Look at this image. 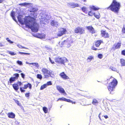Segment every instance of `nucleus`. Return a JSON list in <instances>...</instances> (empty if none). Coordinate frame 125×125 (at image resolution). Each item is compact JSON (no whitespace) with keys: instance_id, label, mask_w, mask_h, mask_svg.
Instances as JSON below:
<instances>
[{"instance_id":"47","label":"nucleus","mask_w":125,"mask_h":125,"mask_svg":"<svg viewBox=\"0 0 125 125\" xmlns=\"http://www.w3.org/2000/svg\"><path fill=\"white\" fill-rule=\"evenodd\" d=\"M17 63L20 65H22V62L20 61H17Z\"/></svg>"},{"instance_id":"17","label":"nucleus","mask_w":125,"mask_h":125,"mask_svg":"<svg viewBox=\"0 0 125 125\" xmlns=\"http://www.w3.org/2000/svg\"><path fill=\"white\" fill-rule=\"evenodd\" d=\"M36 37L37 38L41 39H44L45 38V35L42 33H38L36 35Z\"/></svg>"},{"instance_id":"15","label":"nucleus","mask_w":125,"mask_h":125,"mask_svg":"<svg viewBox=\"0 0 125 125\" xmlns=\"http://www.w3.org/2000/svg\"><path fill=\"white\" fill-rule=\"evenodd\" d=\"M103 43V41L101 40H99L95 41L94 44L96 47H99L101 43Z\"/></svg>"},{"instance_id":"62","label":"nucleus","mask_w":125,"mask_h":125,"mask_svg":"<svg viewBox=\"0 0 125 125\" xmlns=\"http://www.w3.org/2000/svg\"><path fill=\"white\" fill-rule=\"evenodd\" d=\"M81 0L82 1H83V2H86L87 1V0Z\"/></svg>"},{"instance_id":"29","label":"nucleus","mask_w":125,"mask_h":125,"mask_svg":"<svg viewBox=\"0 0 125 125\" xmlns=\"http://www.w3.org/2000/svg\"><path fill=\"white\" fill-rule=\"evenodd\" d=\"M91 9L94 10H97L100 9V8L98 7H96L94 6H92L91 7Z\"/></svg>"},{"instance_id":"30","label":"nucleus","mask_w":125,"mask_h":125,"mask_svg":"<svg viewBox=\"0 0 125 125\" xmlns=\"http://www.w3.org/2000/svg\"><path fill=\"white\" fill-rule=\"evenodd\" d=\"M8 52L9 54L12 55H14L17 54L16 53L11 51H9Z\"/></svg>"},{"instance_id":"37","label":"nucleus","mask_w":125,"mask_h":125,"mask_svg":"<svg viewBox=\"0 0 125 125\" xmlns=\"http://www.w3.org/2000/svg\"><path fill=\"white\" fill-rule=\"evenodd\" d=\"M36 77L37 78L39 79L40 80H41L42 78V75L40 74H37V75Z\"/></svg>"},{"instance_id":"3","label":"nucleus","mask_w":125,"mask_h":125,"mask_svg":"<svg viewBox=\"0 0 125 125\" xmlns=\"http://www.w3.org/2000/svg\"><path fill=\"white\" fill-rule=\"evenodd\" d=\"M41 71L45 78H47L50 77H53L54 76L53 72L52 70L49 71L47 68H42Z\"/></svg>"},{"instance_id":"36","label":"nucleus","mask_w":125,"mask_h":125,"mask_svg":"<svg viewBox=\"0 0 125 125\" xmlns=\"http://www.w3.org/2000/svg\"><path fill=\"white\" fill-rule=\"evenodd\" d=\"M20 16H21L20 15H19L18 17L17 18L18 21H19L20 23H21L22 22V21Z\"/></svg>"},{"instance_id":"63","label":"nucleus","mask_w":125,"mask_h":125,"mask_svg":"<svg viewBox=\"0 0 125 125\" xmlns=\"http://www.w3.org/2000/svg\"><path fill=\"white\" fill-rule=\"evenodd\" d=\"M3 46V45L1 43H0V47H2V46Z\"/></svg>"},{"instance_id":"18","label":"nucleus","mask_w":125,"mask_h":125,"mask_svg":"<svg viewBox=\"0 0 125 125\" xmlns=\"http://www.w3.org/2000/svg\"><path fill=\"white\" fill-rule=\"evenodd\" d=\"M8 115L9 118H14L15 116V114L12 112L8 113Z\"/></svg>"},{"instance_id":"46","label":"nucleus","mask_w":125,"mask_h":125,"mask_svg":"<svg viewBox=\"0 0 125 125\" xmlns=\"http://www.w3.org/2000/svg\"><path fill=\"white\" fill-rule=\"evenodd\" d=\"M19 53L20 54H28L29 55L30 54V53H25L23 52H19Z\"/></svg>"},{"instance_id":"45","label":"nucleus","mask_w":125,"mask_h":125,"mask_svg":"<svg viewBox=\"0 0 125 125\" xmlns=\"http://www.w3.org/2000/svg\"><path fill=\"white\" fill-rule=\"evenodd\" d=\"M46 84V86H47V85H52V83L51 81H49L48 82H47Z\"/></svg>"},{"instance_id":"58","label":"nucleus","mask_w":125,"mask_h":125,"mask_svg":"<svg viewBox=\"0 0 125 125\" xmlns=\"http://www.w3.org/2000/svg\"><path fill=\"white\" fill-rule=\"evenodd\" d=\"M19 5L21 6H24V3L20 4Z\"/></svg>"},{"instance_id":"25","label":"nucleus","mask_w":125,"mask_h":125,"mask_svg":"<svg viewBox=\"0 0 125 125\" xmlns=\"http://www.w3.org/2000/svg\"><path fill=\"white\" fill-rule=\"evenodd\" d=\"M81 9L82 11L85 13L87 14L88 13V11L85 7H83Z\"/></svg>"},{"instance_id":"1","label":"nucleus","mask_w":125,"mask_h":125,"mask_svg":"<svg viewBox=\"0 0 125 125\" xmlns=\"http://www.w3.org/2000/svg\"><path fill=\"white\" fill-rule=\"evenodd\" d=\"M24 22L26 27L30 28L32 31L36 32L38 31L39 25L36 22V19L34 18L28 17L25 20Z\"/></svg>"},{"instance_id":"50","label":"nucleus","mask_w":125,"mask_h":125,"mask_svg":"<svg viewBox=\"0 0 125 125\" xmlns=\"http://www.w3.org/2000/svg\"><path fill=\"white\" fill-rule=\"evenodd\" d=\"M68 100H69V102L67 101V102H68L71 103L72 104H75L76 103L75 102H73V101L69 99H68Z\"/></svg>"},{"instance_id":"13","label":"nucleus","mask_w":125,"mask_h":125,"mask_svg":"<svg viewBox=\"0 0 125 125\" xmlns=\"http://www.w3.org/2000/svg\"><path fill=\"white\" fill-rule=\"evenodd\" d=\"M86 28L89 31V32L91 33L94 34L96 33V31L91 26H86Z\"/></svg>"},{"instance_id":"26","label":"nucleus","mask_w":125,"mask_h":125,"mask_svg":"<svg viewBox=\"0 0 125 125\" xmlns=\"http://www.w3.org/2000/svg\"><path fill=\"white\" fill-rule=\"evenodd\" d=\"M92 103L94 105H96L98 104V102L96 99H93Z\"/></svg>"},{"instance_id":"23","label":"nucleus","mask_w":125,"mask_h":125,"mask_svg":"<svg viewBox=\"0 0 125 125\" xmlns=\"http://www.w3.org/2000/svg\"><path fill=\"white\" fill-rule=\"evenodd\" d=\"M15 12L14 11H12L11 12L10 15L12 17L13 19L15 21L16 20L15 19Z\"/></svg>"},{"instance_id":"27","label":"nucleus","mask_w":125,"mask_h":125,"mask_svg":"<svg viewBox=\"0 0 125 125\" xmlns=\"http://www.w3.org/2000/svg\"><path fill=\"white\" fill-rule=\"evenodd\" d=\"M120 62L121 65L122 66H124L125 65V60L123 59H120Z\"/></svg>"},{"instance_id":"42","label":"nucleus","mask_w":125,"mask_h":125,"mask_svg":"<svg viewBox=\"0 0 125 125\" xmlns=\"http://www.w3.org/2000/svg\"><path fill=\"white\" fill-rule=\"evenodd\" d=\"M91 49L92 50H95V51H96V50H100V49H98L97 48H95L94 46H92V48H91Z\"/></svg>"},{"instance_id":"54","label":"nucleus","mask_w":125,"mask_h":125,"mask_svg":"<svg viewBox=\"0 0 125 125\" xmlns=\"http://www.w3.org/2000/svg\"><path fill=\"white\" fill-rule=\"evenodd\" d=\"M7 41L10 43H12L13 42L11 41L9 39V38H8L7 39Z\"/></svg>"},{"instance_id":"6","label":"nucleus","mask_w":125,"mask_h":125,"mask_svg":"<svg viewBox=\"0 0 125 125\" xmlns=\"http://www.w3.org/2000/svg\"><path fill=\"white\" fill-rule=\"evenodd\" d=\"M28 87H29V89H31L32 88V85L29 83L24 84L23 87H20V90L21 92L24 93L25 91V90H24L27 89Z\"/></svg>"},{"instance_id":"40","label":"nucleus","mask_w":125,"mask_h":125,"mask_svg":"<svg viewBox=\"0 0 125 125\" xmlns=\"http://www.w3.org/2000/svg\"><path fill=\"white\" fill-rule=\"evenodd\" d=\"M122 32L123 33L125 34V25H123V27L122 29Z\"/></svg>"},{"instance_id":"22","label":"nucleus","mask_w":125,"mask_h":125,"mask_svg":"<svg viewBox=\"0 0 125 125\" xmlns=\"http://www.w3.org/2000/svg\"><path fill=\"white\" fill-rule=\"evenodd\" d=\"M51 24L52 26H55L58 25V22L54 20H52L51 21Z\"/></svg>"},{"instance_id":"28","label":"nucleus","mask_w":125,"mask_h":125,"mask_svg":"<svg viewBox=\"0 0 125 125\" xmlns=\"http://www.w3.org/2000/svg\"><path fill=\"white\" fill-rule=\"evenodd\" d=\"M15 79L13 77H11L9 79V82H8V83H9L10 84H11L12 82L14 81H15Z\"/></svg>"},{"instance_id":"35","label":"nucleus","mask_w":125,"mask_h":125,"mask_svg":"<svg viewBox=\"0 0 125 125\" xmlns=\"http://www.w3.org/2000/svg\"><path fill=\"white\" fill-rule=\"evenodd\" d=\"M46 87L47 86L46 84H44L41 86L40 89L41 90H42L44 88H46Z\"/></svg>"},{"instance_id":"48","label":"nucleus","mask_w":125,"mask_h":125,"mask_svg":"<svg viewBox=\"0 0 125 125\" xmlns=\"http://www.w3.org/2000/svg\"><path fill=\"white\" fill-rule=\"evenodd\" d=\"M121 54L125 56V49L122 51Z\"/></svg>"},{"instance_id":"7","label":"nucleus","mask_w":125,"mask_h":125,"mask_svg":"<svg viewBox=\"0 0 125 125\" xmlns=\"http://www.w3.org/2000/svg\"><path fill=\"white\" fill-rule=\"evenodd\" d=\"M74 32L75 33H79L80 34H82L84 33L85 31L83 27L78 26L75 28Z\"/></svg>"},{"instance_id":"53","label":"nucleus","mask_w":125,"mask_h":125,"mask_svg":"<svg viewBox=\"0 0 125 125\" xmlns=\"http://www.w3.org/2000/svg\"><path fill=\"white\" fill-rule=\"evenodd\" d=\"M33 64H35V66L36 67L38 68L39 67V65L38 64V63H35Z\"/></svg>"},{"instance_id":"51","label":"nucleus","mask_w":125,"mask_h":125,"mask_svg":"<svg viewBox=\"0 0 125 125\" xmlns=\"http://www.w3.org/2000/svg\"><path fill=\"white\" fill-rule=\"evenodd\" d=\"M49 60L50 61V62L52 64H54L55 63V62H54L53 61H52V60L51 59V58L50 57H49Z\"/></svg>"},{"instance_id":"31","label":"nucleus","mask_w":125,"mask_h":125,"mask_svg":"<svg viewBox=\"0 0 125 125\" xmlns=\"http://www.w3.org/2000/svg\"><path fill=\"white\" fill-rule=\"evenodd\" d=\"M66 40H64L63 41L61 44L62 45V46H65L66 47Z\"/></svg>"},{"instance_id":"8","label":"nucleus","mask_w":125,"mask_h":125,"mask_svg":"<svg viewBox=\"0 0 125 125\" xmlns=\"http://www.w3.org/2000/svg\"><path fill=\"white\" fill-rule=\"evenodd\" d=\"M101 35L102 37L105 38H109L110 37V34L106 31V30H101Z\"/></svg>"},{"instance_id":"10","label":"nucleus","mask_w":125,"mask_h":125,"mask_svg":"<svg viewBox=\"0 0 125 125\" xmlns=\"http://www.w3.org/2000/svg\"><path fill=\"white\" fill-rule=\"evenodd\" d=\"M67 32V31L65 29L62 28L59 31V33L57 34V36H61L62 35L66 34Z\"/></svg>"},{"instance_id":"11","label":"nucleus","mask_w":125,"mask_h":125,"mask_svg":"<svg viewBox=\"0 0 125 125\" xmlns=\"http://www.w3.org/2000/svg\"><path fill=\"white\" fill-rule=\"evenodd\" d=\"M121 43L119 42L115 43L111 48V50L114 51L116 49L120 48L121 45Z\"/></svg>"},{"instance_id":"2","label":"nucleus","mask_w":125,"mask_h":125,"mask_svg":"<svg viewBox=\"0 0 125 125\" xmlns=\"http://www.w3.org/2000/svg\"><path fill=\"white\" fill-rule=\"evenodd\" d=\"M121 7L120 3L116 0H113L110 5L106 8L116 13H118Z\"/></svg>"},{"instance_id":"57","label":"nucleus","mask_w":125,"mask_h":125,"mask_svg":"<svg viewBox=\"0 0 125 125\" xmlns=\"http://www.w3.org/2000/svg\"><path fill=\"white\" fill-rule=\"evenodd\" d=\"M45 48L46 50H49L50 49H51L48 46H45Z\"/></svg>"},{"instance_id":"5","label":"nucleus","mask_w":125,"mask_h":125,"mask_svg":"<svg viewBox=\"0 0 125 125\" xmlns=\"http://www.w3.org/2000/svg\"><path fill=\"white\" fill-rule=\"evenodd\" d=\"M55 61L58 64H64L65 62H66L67 60L65 57L60 58L58 57L56 58L55 59Z\"/></svg>"},{"instance_id":"9","label":"nucleus","mask_w":125,"mask_h":125,"mask_svg":"<svg viewBox=\"0 0 125 125\" xmlns=\"http://www.w3.org/2000/svg\"><path fill=\"white\" fill-rule=\"evenodd\" d=\"M20 86L22 85V83L21 82L18 81L17 82V83H14L12 85L13 89L16 91L18 90L19 88V85Z\"/></svg>"},{"instance_id":"44","label":"nucleus","mask_w":125,"mask_h":125,"mask_svg":"<svg viewBox=\"0 0 125 125\" xmlns=\"http://www.w3.org/2000/svg\"><path fill=\"white\" fill-rule=\"evenodd\" d=\"M18 46L20 48H22V49H28V48H26L20 45H18Z\"/></svg>"},{"instance_id":"24","label":"nucleus","mask_w":125,"mask_h":125,"mask_svg":"<svg viewBox=\"0 0 125 125\" xmlns=\"http://www.w3.org/2000/svg\"><path fill=\"white\" fill-rule=\"evenodd\" d=\"M66 47L67 48H69L71 46V42L68 39L66 40Z\"/></svg>"},{"instance_id":"4","label":"nucleus","mask_w":125,"mask_h":125,"mask_svg":"<svg viewBox=\"0 0 125 125\" xmlns=\"http://www.w3.org/2000/svg\"><path fill=\"white\" fill-rule=\"evenodd\" d=\"M112 79V80L109 83V85L107 87L109 91L110 92V93L114 91L117 83V81L116 79L112 77H111L108 80H110V79Z\"/></svg>"},{"instance_id":"60","label":"nucleus","mask_w":125,"mask_h":125,"mask_svg":"<svg viewBox=\"0 0 125 125\" xmlns=\"http://www.w3.org/2000/svg\"><path fill=\"white\" fill-rule=\"evenodd\" d=\"M104 117L105 119H107L108 117V116L107 115H104Z\"/></svg>"},{"instance_id":"61","label":"nucleus","mask_w":125,"mask_h":125,"mask_svg":"<svg viewBox=\"0 0 125 125\" xmlns=\"http://www.w3.org/2000/svg\"><path fill=\"white\" fill-rule=\"evenodd\" d=\"M4 1V0H0V3H2Z\"/></svg>"},{"instance_id":"49","label":"nucleus","mask_w":125,"mask_h":125,"mask_svg":"<svg viewBox=\"0 0 125 125\" xmlns=\"http://www.w3.org/2000/svg\"><path fill=\"white\" fill-rule=\"evenodd\" d=\"M31 4V3L28 2H24V6L30 5Z\"/></svg>"},{"instance_id":"56","label":"nucleus","mask_w":125,"mask_h":125,"mask_svg":"<svg viewBox=\"0 0 125 125\" xmlns=\"http://www.w3.org/2000/svg\"><path fill=\"white\" fill-rule=\"evenodd\" d=\"M15 71L18 72L19 73H21L22 72V71L21 70H18V69H16L15 70Z\"/></svg>"},{"instance_id":"59","label":"nucleus","mask_w":125,"mask_h":125,"mask_svg":"<svg viewBox=\"0 0 125 125\" xmlns=\"http://www.w3.org/2000/svg\"><path fill=\"white\" fill-rule=\"evenodd\" d=\"M35 63V62H34V63H29V64H32V65H33V66H35V64H33L32 63Z\"/></svg>"},{"instance_id":"41","label":"nucleus","mask_w":125,"mask_h":125,"mask_svg":"<svg viewBox=\"0 0 125 125\" xmlns=\"http://www.w3.org/2000/svg\"><path fill=\"white\" fill-rule=\"evenodd\" d=\"M110 69L114 71H117L115 67L113 66H111L110 67Z\"/></svg>"},{"instance_id":"34","label":"nucleus","mask_w":125,"mask_h":125,"mask_svg":"<svg viewBox=\"0 0 125 125\" xmlns=\"http://www.w3.org/2000/svg\"><path fill=\"white\" fill-rule=\"evenodd\" d=\"M13 75L15 77H13L15 79H17L19 77V74L18 73H16L14 74Z\"/></svg>"},{"instance_id":"12","label":"nucleus","mask_w":125,"mask_h":125,"mask_svg":"<svg viewBox=\"0 0 125 125\" xmlns=\"http://www.w3.org/2000/svg\"><path fill=\"white\" fill-rule=\"evenodd\" d=\"M38 10V9L37 8H32L30 9L29 11L30 12H33V16L34 17L36 18L37 16V13H35V12L37 11Z\"/></svg>"},{"instance_id":"52","label":"nucleus","mask_w":125,"mask_h":125,"mask_svg":"<svg viewBox=\"0 0 125 125\" xmlns=\"http://www.w3.org/2000/svg\"><path fill=\"white\" fill-rule=\"evenodd\" d=\"M30 93H27L25 94V96L26 97H29V96Z\"/></svg>"},{"instance_id":"38","label":"nucleus","mask_w":125,"mask_h":125,"mask_svg":"<svg viewBox=\"0 0 125 125\" xmlns=\"http://www.w3.org/2000/svg\"><path fill=\"white\" fill-rule=\"evenodd\" d=\"M15 102L17 104L20 106H21V104L18 101V100L14 99V100Z\"/></svg>"},{"instance_id":"33","label":"nucleus","mask_w":125,"mask_h":125,"mask_svg":"<svg viewBox=\"0 0 125 125\" xmlns=\"http://www.w3.org/2000/svg\"><path fill=\"white\" fill-rule=\"evenodd\" d=\"M42 109L44 112L45 113H47L48 112V109L46 107H43Z\"/></svg>"},{"instance_id":"21","label":"nucleus","mask_w":125,"mask_h":125,"mask_svg":"<svg viewBox=\"0 0 125 125\" xmlns=\"http://www.w3.org/2000/svg\"><path fill=\"white\" fill-rule=\"evenodd\" d=\"M94 15L95 18L98 19H99L100 18V14L99 12L94 13Z\"/></svg>"},{"instance_id":"55","label":"nucleus","mask_w":125,"mask_h":125,"mask_svg":"<svg viewBox=\"0 0 125 125\" xmlns=\"http://www.w3.org/2000/svg\"><path fill=\"white\" fill-rule=\"evenodd\" d=\"M21 76L22 78L24 79L25 78V75L23 73H21Z\"/></svg>"},{"instance_id":"14","label":"nucleus","mask_w":125,"mask_h":125,"mask_svg":"<svg viewBox=\"0 0 125 125\" xmlns=\"http://www.w3.org/2000/svg\"><path fill=\"white\" fill-rule=\"evenodd\" d=\"M56 87L57 90L61 94H63L64 95H65L66 94L63 88L59 86H56Z\"/></svg>"},{"instance_id":"19","label":"nucleus","mask_w":125,"mask_h":125,"mask_svg":"<svg viewBox=\"0 0 125 125\" xmlns=\"http://www.w3.org/2000/svg\"><path fill=\"white\" fill-rule=\"evenodd\" d=\"M70 5L72 8H74L79 7V5L77 3H70Z\"/></svg>"},{"instance_id":"16","label":"nucleus","mask_w":125,"mask_h":125,"mask_svg":"<svg viewBox=\"0 0 125 125\" xmlns=\"http://www.w3.org/2000/svg\"><path fill=\"white\" fill-rule=\"evenodd\" d=\"M59 75L61 77L64 79H69V77L67 76L65 73L64 72L61 73Z\"/></svg>"},{"instance_id":"43","label":"nucleus","mask_w":125,"mask_h":125,"mask_svg":"<svg viewBox=\"0 0 125 125\" xmlns=\"http://www.w3.org/2000/svg\"><path fill=\"white\" fill-rule=\"evenodd\" d=\"M98 57L100 59H101L103 57V55L101 54H99L97 55Z\"/></svg>"},{"instance_id":"32","label":"nucleus","mask_w":125,"mask_h":125,"mask_svg":"<svg viewBox=\"0 0 125 125\" xmlns=\"http://www.w3.org/2000/svg\"><path fill=\"white\" fill-rule=\"evenodd\" d=\"M94 13L92 10L88 12V15L90 16H92L94 15Z\"/></svg>"},{"instance_id":"39","label":"nucleus","mask_w":125,"mask_h":125,"mask_svg":"<svg viewBox=\"0 0 125 125\" xmlns=\"http://www.w3.org/2000/svg\"><path fill=\"white\" fill-rule=\"evenodd\" d=\"M93 59V56H89L87 58V60L88 62L90 61L92 59Z\"/></svg>"},{"instance_id":"20","label":"nucleus","mask_w":125,"mask_h":125,"mask_svg":"<svg viewBox=\"0 0 125 125\" xmlns=\"http://www.w3.org/2000/svg\"><path fill=\"white\" fill-rule=\"evenodd\" d=\"M65 101L67 102V101L69 102V100H68V99H67L64 97H62V98H58L57 100V101Z\"/></svg>"}]
</instances>
